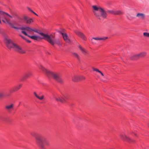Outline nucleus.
I'll return each instance as SVG.
<instances>
[{
    "label": "nucleus",
    "instance_id": "nucleus-8",
    "mask_svg": "<svg viewBox=\"0 0 149 149\" xmlns=\"http://www.w3.org/2000/svg\"><path fill=\"white\" fill-rule=\"evenodd\" d=\"M63 97H60L58 96V97H57L55 96L54 95V98L57 101L60 102H65L66 100L64 98H65V99H67L68 98V96L67 95H63Z\"/></svg>",
    "mask_w": 149,
    "mask_h": 149
},
{
    "label": "nucleus",
    "instance_id": "nucleus-4",
    "mask_svg": "<svg viewBox=\"0 0 149 149\" xmlns=\"http://www.w3.org/2000/svg\"><path fill=\"white\" fill-rule=\"evenodd\" d=\"M6 44V45L9 49L13 48L16 51L18 52L21 54H24L25 51L23 50L19 46L16 44L14 43L10 39L6 38L4 40Z\"/></svg>",
    "mask_w": 149,
    "mask_h": 149
},
{
    "label": "nucleus",
    "instance_id": "nucleus-35",
    "mask_svg": "<svg viewBox=\"0 0 149 149\" xmlns=\"http://www.w3.org/2000/svg\"><path fill=\"white\" fill-rule=\"evenodd\" d=\"M54 95L55 96H56H56H58V95H53V98H54Z\"/></svg>",
    "mask_w": 149,
    "mask_h": 149
},
{
    "label": "nucleus",
    "instance_id": "nucleus-20",
    "mask_svg": "<svg viewBox=\"0 0 149 149\" xmlns=\"http://www.w3.org/2000/svg\"><path fill=\"white\" fill-rule=\"evenodd\" d=\"M146 53L144 52H141L139 54H137L139 58H140L142 57L146 56Z\"/></svg>",
    "mask_w": 149,
    "mask_h": 149
},
{
    "label": "nucleus",
    "instance_id": "nucleus-17",
    "mask_svg": "<svg viewBox=\"0 0 149 149\" xmlns=\"http://www.w3.org/2000/svg\"><path fill=\"white\" fill-rule=\"evenodd\" d=\"M13 107V104H11L10 105L6 106L5 107V109L8 111L10 112Z\"/></svg>",
    "mask_w": 149,
    "mask_h": 149
},
{
    "label": "nucleus",
    "instance_id": "nucleus-25",
    "mask_svg": "<svg viewBox=\"0 0 149 149\" xmlns=\"http://www.w3.org/2000/svg\"><path fill=\"white\" fill-rule=\"evenodd\" d=\"M132 16L130 15H128L127 16V19L130 20H132L133 18H134V17L133 15H132Z\"/></svg>",
    "mask_w": 149,
    "mask_h": 149
},
{
    "label": "nucleus",
    "instance_id": "nucleus-18",
    "mask_svg": "<svg viewBox=\"0 0 149 149\" xmlns=\"http://www.w3.org/2000/svg\"><path fill=\"white\" fill-rule=\"evenodd\" d=\"M78 47L80 50L82 52V53L86 55L87 53V51L82 47L79 45L78 46Z\"/></svg>",
    "mask_w": 149,
    "mask_h": 149
},
{
    "label": "nucleus",
    "instance_id": "nucleus-3",
    "mask_svg": "<svg viewBox=\"0 0 149 149\" xmlns=\"http://www.w3.org/2000/svg\"><path fill=\"white\" fill-rule=\"evenodd\" d=\"M38 68L45 72L48 77H52L54 79L60 83H61L63 82V80L59 74L54 73L47 70L41 65L38 66Z\"/></svg>",
    "mask_w": 149,
    "mask_h": 149
},
{
    "label": "nucleus",
    "instance_id": "nucleus-9",
    "mask_svg": "<svg viewBox=\"0 0 149 149\" xmlns=\"http://www.w3.org/2000/svg\"><path fill=\"white\" fill-rule=\"evenodd\" d=\"M22 33L24 34L25 36H27L31 38V39L34 40H40L42 39V38L39 36H30L29 35H28L26 32L24 31H21Z\"/></svg>",
    "mask_w": 149,
    "mask_h": 149
},
{
    "label": "nucleus",
    "instance_id": "nucleus-27",
    "mask_svg": "<svg viewBox=\"0 0 149 149\" xmlns=\"http://www.w3.org/2000/svg\"><path fill=\"white\" fill-rule=\"evenodd\" d=\"M143 35L145 37H149V33H147V32H144L143 33Z\"/></svg>",
    "mask_w": 149,
    "mask_h": 149
},
{
    "label": "nucleus",
    "instance_id": "nucleus-12",
    "mask_svg": "<svg viewBox=\"0 0 149 149\" xmlns=\"http://www.w3.org/2000/svg\"><path fill=\"white\" fill-rule=\"evenodd\" d=\"M120 137L121 139L124 141H126L130 143L133 142L134 141V140L131 139V138L129 137H127L125 135H123L121 134L120 135Z\"/></svg>",
    "mask_w": 149,
    "mask_h": 149
},
{
    "label": "nucleus",
    "instance_id": "nucleus-26",
    "mask_svg": "<svg viewBox=\"0 0 149 149\" xmlns=\"http://www.w3.org/2000/svg\"><path fill=\"white\" fill-rule=\"evenodd\" d=\"M73 54L74 56L76 57L78 59H79V56L78 54L76 53H74Z\"/></svg>",
    "mask_w": 149,
    "mask_h": 149
},
{
    "label": "nucleus",
    "instance_id": "nucleus-1",
    "mask_svg": "<svg viewBox=\"0 0 149 149\" xmlns=\"http://www.w3.org/2000/svg\"><path fill=\"white\" fill-rule=\"evenodd\" d=\"M92 11L94 15L100 20L106 19L107 16L108 12L113 14L119 15L122 14V12L119 10H108L106 11L100 6L96 5L92 6Z\"/></svg>",
    "mask_w": 149,
    "mask_h": 149
},
{
    "label": "nucleus",
    "instance_id": "nucleus-5",
    "mask_svg": "<svg viewBox=\"0 0 149 149\" xmlns=\"http://www.w3.org/2000/svg\"><path fill=\"white\" fill-rule=\"evenodd\" d=\"M39 34L44 37L43 38L47 40L49 43L54 45L56 44L58 45H61L60 42L58 39H54V37L52 35H49L42 32H40Z\"/></svg>",
    "mask_w": 149,
    "mask_h": 149
},
{
    "label": "nucleus",
    "instance_id": "nucleus-13",
    "mask_svg": "<svg viewBox=\"0 0 149 149\" xmlns=\"http://www.w3.org/2000/svg\"><path fill=\"white\" fill-rule=\"evenodd\" d=\"M74 32L77 35L82 38L83 40H86V38L85 35L82 33L77 30L74 31Z\"/></svg>",
    "mask_w": 149,
    "mask_h": 149
},
{
    "label": "nucleus",
    "instance_id": "nucleus-28",
    "mask_svg": "<svg viewBox=\"0 0 149 149\" xmlns=\"http://www.w3.org/2000/svg\"><path fill=\"white\" fill-rule=\"evenodd\" d=\"M29 19V17L26 16H24L23 17V19L25 22Z\"/></svg>",
    "mask_w": 149,
    "mask_h": 149
},
{
    "label": "nucleus",
    "instance_id": "nucleus-37",
    "mask_svg": "<svg viewBox=\"0 0 149 149\" xmlns=\"http://www.w3.org/2000/svg\"><path fill=\"white\" fill-rule=\"evenodd\" d=\"M0 119L2 120H3V119L1 118V117H0Z\"/></svg>",
    "mask_w": 149,
    "mask_h": 149
},
{
    "label": "nucleus",
    "instance_id": "nucleus-31",
    "mask_svg": "<svg viewBox=\"0 0 149 149\" xmlns=\"http://www.w3.org/2000/svg\"><path fill=\"white\" fill-rule=\"evenodd\" d=\"M93 70L94 71H95L98 72H100V70H98V69H97L96 68H93Z\"/></svg>",
    "mask_w": 149,
    "mask_h": 149
},
{
    "label": "nucleus",
    "instance_id": "nucleus-16",
    "mask_svg": "<svg viewBox=\"0 0 149 149\" xmlns=\"http://www.w3.org/2000/svg\"><path fill=\"white\" fill-rule=\"evenodd\" d=\"M34 94L36 97L39 100H41L44 98V95H41V93H39L38 94L36 92H34Z\"/></svg>",
    "mask_w": 149,
    "mask_h": 149
},
{
    "label": "nucleus",
    "instance_id": "nucleus-19",
    "mask_svg": "<svg viewBox=\"0 0 149 149\" xmlns=\"http://www.w3.org/2000/svg\"><path fill=\"white\" fill-rule=\"evenodd\" d=\"M31 75V74L30 72H28L27 73H26L24 75V77L22 78L21 80L22 81L24 80L26 78H28Z\"/></svg>",
    "mask_w": 149,
    "mask_h": 149
},
{
    "label": "nucleus",
    "instance_id": "nucleus-11",
    "mask_svg": "<svg viewBox=\"0 0 149 149\" xmlns=\"http://www.w3.org/2000/svg\"><path fill=\"white\" fill-rule=\"evenodd\" d=\"M85 79V77L83 76L75 75L74 77H72V81L76 82L84 80Z\"/></svg>",
    "mask_w": 149,
    "mask_h": 149
},
{
    "label": "nucleus",
    "instance_id": "nucleus-15",
    "mask_svg": "<svg viewBox=\"0 0 149 149\" xmlns=\"http://www.w3.org/2000/svg\"><path fill=\"white\" fill-rule=\"evenodd\" d=\"M107 37H93L91 39V42L92 43H95V42L94 41V40H106L107 38Z\"/></svg>",
    "mask_w": 149,
    "mask_h": 149
},
{
    "label": "nucleus",
    "instance_id": "nucleus-10",
    "mask_svg": "<svg viewBox=\"0 0 149 149\" xmlns=\"http://www.w3.org/2000/svg\"><path fill=\"white\" fill-rule=\"evenodd\" d=\"M22 86V84H20L11 88L9 89V92L10 93H12L17 91L20 89Z\"/></svg>",
    "mask_w": 149,
    "mask_h": 149
},
{
    "label": "nucleus",
    "instance_id": "nucleus-7",
    "mask_svg": "<svg viewBox=\"0 0 149 149\" xmlns=\"http://www.w3.org/2000/svg\"><path fill=\"white\" fill-rule=\"evenodd\" d=\"M1 17L2 18V21L5 23L6 24H8L9 25V24L8 23L4 22L3 20H6L8 22V23H10L9 22V18H11L12 17L10 16L8 13L4 12L0 10V23H1Z\"/></svg>",
    "mask_w": 149,
    "mask_h": 149
},
{
    "label": "nucleus",
    "instance_id": "nucleus-36",
    "mask_svg": "<svg viewBox=\"0 0 149 149\" xmlns=\"http://www.w3.org/2000/svg\"><path fill=\"white\" fill-rule=\"evenodd\" d=\"M27 41L29 42H31V41H29V40H27Z\"/></svg>",
    "mask_w": 149,
    "mask_h": 149
},
{
    "label": "nucleus",
    "instance_id": "nucleus-30",
    "mask_svg": "<svg viewBox=\"0 0 149 149\" xmlns=\"http://www.w3.org/2000/svg\"><path fill=\"white\" fill-rule=\"evenodd\" d=\"M33 31L34 32H36V33H38V30L36 29L35 28L33 29H31V31Z\"/></svg>",
    "mask_w": 149,
    "mask_h": 149
},
{
    "label": "nucleus",
    "instance_id": "nucleus-38",
    "mask_svg": "<svg viewBox=\"0 0 149 149\" xmlns=\"http://www.w3.org/2000/svg\"><path fill=\"white\" fill-rule=\"evenodd\" d=\"M148 127H149V123H148Z\"/></svg>",
    "mask_w": 149,
    "mask_h": 149
},
{
    "label": "nucleus",
    "instance_id": "nucleus-29",
    "mask_svg": "<svg viewBox=\"0 0 149 149\" xmlns=\"http://www.w3.org/2000/svg\"><path fill=\"white\" fill-rule=\"evenodd\" d=\"M28 9L30 11H31V12H32V13H33V14H35V15H36L37 16H38V15L36 14V13H35L33 10H31L30 8H28Z\"/></svg>",
    "mask_w": 149,
    "mask_h": 149
},
{
    "label": "nucleus",
    "instance_id": "nucleus-34",
    "mask_svg": "<svg viewBox=\"0 0 149 149\" xmlns=\"http://www.w3.org/2000/svg\"><path fill=\"white\" fill-rule=\"evenodd\" d=\"M132 132L133 133H134V134L136 136H137V134L136 133H135L133 131H132Z\"/></svg>",
    "mask_w": 149,
    "mask_h": 149
},
{
    "label": "nucleus",
    "instance_id": "nucleus-24",
    "mask_svg": "<svg viewBox=\"0 0 149 149\" xmlns=\"http://www.w3.org/2000/svg\"><path fill=\"white\" fill-rule=\"evenodd\" d=\"M6 95L3 92H0V98L5 97Z\"/></svg>",
    "mask_w": 149,
    "mask_h": 149
},
{
    "label": "nucleus",
    "instance_id": "nucleus-21",
    "mask_svg": "<svg viewBox=\"0 0 149 149\" xmlns=\"http://www.w3.org/2000/svg\"><path fill=\"white\" fill-rule=\"evenodd\" d=\"M130 58L131 60H134L138 59L139 58L137 54L131 56L130 57Z\"/></svg>",
    "mask_w": 149,
    "mask_h": 149
},
{
    "label": "nucleus",
    "instance_id": "nucleus-32",
    "mask_svg": "<svg viewBox=\"0 0 149 149\" xmlns=\"http://www.w3.org/2000/svg\"><path fill=\"white\" fill-rule=\"evenodd\" d=\"M19 36L22 38H23V39H26L23 36H22L21 35H20Z\"/></svg>",
    "mask_w": 149,
    "mask_h": 149
},
{
    "label": "nucleus",
    "instance_id": "nucleus-6",
    "mask_svg": "<svg viewBox=\"0 0 149 149\" xmlns=\"http://www.w3.org/2000/svg\"><path fill=\"white\" fill-rule=\"evenodd\" d=\"M3 21L5 22L8 23L9 24V26L11 28H13L16 29H20L22 31H24L25 32L26 31L28 33H30L31 32V28L30 27H28L27 26H25L24 27H16L14 26L11 23H8V22L6 20H4V21L3 20Z\"/></svg>",
    "mask_w": 149,
    "mask_h": 149
},
{
    "label": "nucleus",
    "instance_id": "nucleus-22",
    "mask_svg": "<svg viewBox=\"0 0 149 149\" xmlns=\"http://www.w3.org/2000/svg\"><path fill=\"white\" fill-rule=\"evenodd\" d=\"M136 16L139 18L143 19L144 17V15L142 13H138L137 14Z\"/></svg>",
    "mask_w": 149,
    "mask_h": 149
},
{
    "label": "nucleus",
    "instance_id": "nucleus-33",
    "mask_svg": "<svg viewBox=\"0 0 149 149\" xmlns=\"http://www.w3.org/2000/svg\"><path fill=\"white\" fill-rule=\"evenodd\" d=\"M99 72L102 75V76H104L103 73L100 71V72Z\"/></svg>",
    "mask_w": 149,
    "mask_h": 149
},
{
    "label": "nucleus",
    "instance_id": "nucleus-23",
    "mask_svg": "<svg viewBox=\"0 0 149 149\" xmlns=\"http://www.w3.org/2000/svg\"><path fill=\"white\" fill-rule=\"evenodd\" d=\"M33 22L31 18H29L25 22L27 24H29Z\"/></svg>",
    "mask_w": 149,
    "mask_h": 149
},
{
    "label": "nucleus",
    "instance_id": "nucleus-2",
    "mask_svg": "<svg viewBox=\"0 0 149 149\" xmlns=\"http://www.w3.org/2000/svg\"><path fill=\"white\" fill-rule=\"evenodd\" d=\"M30 134L32 136L35 137L36 144L40 148H44L50 146L49 141L43 135L33 131L31 132Z\"/></svg>",
    "mask_w": 149,
    "mask_h": 149
},
{
    "label": "nucleus",
    "instance_id": "nucleus-14",
    "mask_svg": "<svg viewBox=\"0 0 149 149\" xmlns=\"http://www.w3.org/2000/svg\"><path fill=\"white\" fill-rule=\"evenodd\" d=\"M62 36L64 39V40L67 43H70V39L68 38L67 34L66 33H61Z\"/></svg>",
    "mask_w": 149,
    "mask_h": 149
}]
</instances>
